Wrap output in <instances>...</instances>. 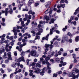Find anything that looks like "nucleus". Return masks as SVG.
Here are the masks:
<instances>
[{
  "instance_id": "obj_1",
  "label": "nucleus",
  "mask_w": 79,
  "mask_h": 79,
  "mask_svg": "<svg viewBox=\"0 0 79 79\" xmlns=\"http://www.w3.org/2000/svg\"><path fill=\"white\" fill-rule=\"evenodd\" d=\"M50 58L49 57H47L45 58V60H44L42 62V64H47L48 69H51V67H50V66L51 65V64L48 62V60H50Z\"/></svg>"
},
{
  "instance_id": "obj_2",
  "label": "nucleus",
  "mask_w": 79,
  "mask_h": 79,
  "mask_svg": "<svg viewBox=\"0 0 79 79\" xmlns=\"http://www.w3.org/2000/svg\"><path fill=\"white\" fill-rule=\"evenodd\" d=\"M25 52L23 51L21 52V55L22 56L20 57L18 59V62H21V61H24V57L23 56L25 55Z\"/></svg>"
},
{
  "instance_id": "obj_3",
  "label": "nucleus",
  "mask_w": 79,
  "mask_h": 79,
  "mask_svg": "<svg viewBox=\"0 0 79 79\" xmlns=\"http://www.w3.org/2000/svg\"><path fill=\"white\" fill-rule=\"evenodd\" d=\"M53 41H51V44H45L44 47H45L46 48H48L49 47L50 50H52L53 47Z\"/></svg>"
},
{
  "instance_id": "obj_4",
  "label": "nucleus",
  "mask_w": 79,
  "mask_h": 79,
  "mask_svg": "<svg viewBox=\"0 0 79 79\" xmlns=\"http://www.w3.org/2000/svg\"><path fill=\"white\" fill-rule=\"evenodd\" d=\"M32 68L35 69V73L36 74H39L40 73V69L38 68L37 66H33L32 67Z\"/></svg>"
},
{
  "instance_id": "obj_5",
  "label": "nucleus",
  "mask_w": 79,
  "mask_h": 79,
  "mask_svg": "<svg viewBox=\"0 0 79 79\" xmlns=\"http://www.w3.org/2000/svg\"><path fill=\"white\" fill-rule=\"evenodd\" d=\"M55 27H53L52 28V29H50V32L49 33L50 35H52L53 33V31L55 29H57L58 28V25L57 24H55Z\"/></svg>"
},
{
  "instance_id": "obj_6",
  "label": "nucleus",
  "mask_w": 79,
  "mask_h": 79,
  "mask_svg": "<svg viewBox=\"0 0 79 79\" xmlns=\"http://www.w3.org/2000/svg\"><path fill=\"white\" fill-rule=\"evenodd\" d=\"M8 8H6L5 10V11L4 10H2V13L3 14L5 13V15L6 16L8 15V13H10V10L8 11Z\"/></svg>"
},
{
  "instance_id": "obj_7",
  "label": "nucleus",
  "mask_w": 79,
  "mask_h": 79,
  "mask_svg": "<svg viewBox=\"0 0 79 79\" xmlns=\"http://www.w3.org/2000/svg\"><path fill=\"white\" fill-rule=\"evenodd\" d=\"M52 10H50L49 9H48L45 11L44 13L47 15L49 13V16H50V17H53V15H52Z\"/></svg>"
},
{
  "instance_id": "obj_8",
  "label": "nucleus",
  "mask_w": 79,
  "mask_h": 79,
  "mask_svg": "<svg viewBox=\"0 0 79 79\" xmlns=\"http://www.w3.org/2000/svg\"><path fill=\"white\" fill-rule=\"evenodd\" d=\"M26 43L24 42L23 43V44H20L19 45V51L20 52H22L23 51V48H22L23 46H25V45H26Z\"/></svg>"
},
{
  "instance_id": "obj_9",
  "label": "nucleus",
  "mask_w": 79,
  "mask_h": 79,
  "mask_svg": "<svg viewBox=\"0 0 79 79\" xmlns=\"http://www.w3.org/2000/svg\"><path fill=\"white\" fill-rule=\"evenodd\" d=\"M67 39H68V37L64 35L62 37V40L61 41V43L63 44V43H64L65 41V40H66Z\"/></svg>"
},
{
  "instance_id": "obj_10",
  "label": "nucleus",
  "mask_w": 79,
  "mask_h": 79,
  "mask_svg": "<svg viewBox=\"0 0 79 79\" xmlns=\"http://www.w3.org/2000/svg\"><path fill=\"white\" fill-rule=\"evenodd\" d=\"M73 79H75L76 78H78L79 77V75H77L76 76L74 75V73L73 72L71 73Z\"/></svg>"
},
{
  "instance_id": "obj_11",
  "label": "nucleus",
  "mask_w": 79,
  "mask_h": 79,
  "mask_svg": "<svg viewBox=\"0 0 79 79\" xmlns=\"http://www.w3.org/2000/svg\"><path fill=\"white\" fill-rule=\"evenodd\" d=\"M30 53L31 56H34L35 55H36L37 53L35 51H31V52H30Z\"/></svg>"
},
{
  "instance_id": "obj_12",
  "label": "nucleus",
  "mask_w": 79,
  "mask_h": 79,
  "mask_svg": "<svg viewBox=\"0 0 79 79\" xmlns=\"http://www.w3.org/2000/svg\"><path fill=\"white\" fill-rule=\"evenodd\" d=\"M34 0H29L28 2V6H31V4L34 3Z\"/></svg>"
},
{
  "instance_id": "obj_13",
  "label": "nucleus",
  "mask_w": 79,
  "mask_h": 79,
  "mask_svg": "<svg viewBox=\"0 0 79 79\" xmlns=\"http://www.w3.org/2000/svg\"><path fill=\"white\" fill-rule=\"evenodd\" d=\"M51 3V2H46L45 4V5L46 8H49V5H50Z\"/></svg>"
},
{
  "instance_id": "obj_14",
  "label": "nucleus",
  "mask_w": 79,
  "mask_h": 79,
  "mask_svg": "<svg viewBox=\"0 0 79 79\" xmlns=\"http://www.w3.org/2000/svg\"><path fill=\"white\" fill-rule=\"evenodd\" d=\"M25 18H27V19H31L32 16L30 15H27V14H26L25 15Z\"/></svg>"
},
{
  "instance_id": "obj_15",
  "label": "nucleus",
  "mask_w": 79,
  "mask_h": 79,
  "mask_svg": "<svg viewBox=\"0 0 79 79\" xmlns=\"http://www.w3.org/2000/svg\"><path fill=\"white\" fill-rule=\"evenodd\" d=\"M18 70V69L16 68V70H15V72H14V74H17L18 73H20V72H21V69H20L18 71L17 70Z\"/></svg>"
},
{
  "instance_id": "obj_16",
  "label": "nucleus",
  "mask_w": 79,
  "mask_h": 79,
  "mask_svg": "<svg viewBox=\"0 0 79 79\" xmlns=\"http://www.w3.org/2000/svg\"><path fill=\"white\" fill-rule=\"evenodd\" d=\"M68 3V1L67 0H61V1H60V3Z\"/></svg>"
},
{
  "instance_id": "obj_17",
  "label": "nucleus",
  "mask_w": 79,
  "mask_h": 79,
  "mask_svg": "<svg viewBox=\"0 0 79 79\" xmlns=\"http://www.w3.org/2000/svg\"><path fill=\"white\" fill-rule=\"evenodd\" d=\"M28 14H29V15L31 14L33 16H34V15H35V12H32V10H30L28 12Z\"/></svg>"
},
{
  "instance_id": "obj_18",
  "label": "nucleus",
  "mask_w": 79,
  "mask_h": 79,
  "mask_svg": "<svg viewBox=\"0 0 79 79\" xmlns=\"http://www.w3.org/2000/svg\"><path fill=\"white\" fill-rule=\"evenodd\" d=\"M51 51H50L49 52H48V54H49V55L51 53L50 56V57H52V56H53V55H54V54H55V52H51Z\"/></svg>"
},
{
  "instance_id": "obj_19",
  "label": "nucleus",
  "mask_w": 79,
  "mask_h": 79,
  "mask_svg": "<svg viewBox=\"0 0 79 79\" xmlns=\"http://www.w3.org/2000/svg\"><path fill=\"white\" fill-rule=\"evenodd\" d=\"M14 35H15L14 37V39H16L17 38V35H18V33L15 32V30H14Z\"/></svg>"
},
{
  "instance_id": "obj_20",
  "label": "nucleus",
  "mask_w": 79,
  "mask_h": 79,
  "mask_svg": "<svg viewBox=\"0 0 79 79\" xmlns=\"http://www.w3.org/2000/svg\"><path fill=\"white\" fill-rule=\"evenodd\" d=\"M7 55L8 56L7 58L8 60H10V52H8L7 53Z\"/></svg>"
},
{
  "instance_id": "obj_21",
  "label": "nucleus",
  "mask_w": 79,
  "mask_h": 79,
  "mask_svg": "<svg viewBox=\"0 0 79 79\" xmlns=\"http://www.w3.org/2000/svg\"><path fill=\"white\" fill-rule=\"evenodd\" d=\"M29 71L30 73L29 74V75L30 76H32L33 75V73H33V71L32 70H30Z\"/></svg>"
},
{
  "instance_id": "obj_22",
  "label": "nucleus",
  "mask_w": 79,
  "mask_h": 79,
  "mask_svg": "<svg viewBox=\"0 0 79 79\" xmlns=\"http://www.w3.org/2000/svg\"><path fill=\"white\" fill-rule=\"evenodd\" d=\"M15 31V32H20V30L18 29H14L12 30L13 32H14V31Z\"/></svg>"
},
{
  "instance_id": "obj_23",
  "label": "nucleus",
  "mask_w": 79,
  "mask_h": 79,
  "mask_svg": "<svg viewBox=\"0 0 79 79\" xmlns=\"http://www.w3.org/2000/svg\"><path fill=\"white\" fill-rule=\"evenodd\" d=\"M44 19H46L47 21H48L49 19V17L47 15H45L44 17Z\"/></svg>"
},
{
  "instance_id": "obj_24",
  "label": "nucleus",
  "mask_w": 79,
  "mask_h": 79,
  "mask_svg": "<svg viewBox=\"0 0 79 79\" xmlns=\"http://www.w3.org/2000/svg\"><path fill=\"white\" fill-rule=\"evenodd\" d=\"M60 63H61V64H62V65L63 66H65V65H66V62L63 63V60L61 61H60Z\"/></svg>"
},
{
  "instance_id": "obj_25",
  "label": "nucleus",
  "mask_w": 79,
  "mask_h": 79,
  "mask_svg": "<svg viewBox=\"0 0 79 79\" xmlns=\"http://www.w3.org/2000/svg\"><path fill=\"white\" fill-rule=\"evenodd\" d=\"M7 52H9V51H10V46L8 48L7 47L5 48Z\"/></svg>"
},
{
  "instance_id": "obj_26",
  "label": "nucleus",
  "mask_w": 79,
  "mask_h": 79,
  "mask_svg": "<svg viewBox=\"0 0 79 79\" xmlns=\"http://www.w3.org/2000/svg\"><path fill=\"white\" fill-rule=\"evenodd\" d=\"M55 21V19H52L51 21L49 22V24H52V23H54Z\"/></svg>"
},
{
  "instance_id": "obj_27",
  "label": "nucleus",
  "mask_w": 79,
  "mask_h": 79,
  "mask_svg": "<svg viewBox=\"0 0 79 79\" xmlns=\"http://www.w3.org/2000/svg\"><path fill=\"white\" fill-rule=\"evenodd\" d=\"M15 42V40H12V42H10V44L12 46L14 45V42Z\"/></svg>"
},
{
  "instance_id": "obj_28",
  "label": "nucleus",
  "mask_w": 79,
  "mask_h": 79,
  "mask_svg": "<svg viewBox=\"0 0 79 79\" xmlns=\"http://www.w3.org/2000/svg\"><path fill=\"white\" fill-rule=\"evenodd\" d=\"M35 64L36 63L35 62H33L31 64H30V66H32V67H34V66H35Z\"/></svg>"
},
{
  "instance_id": "obj_29",
  "label": "nucleus",
  "mask_w": 79,
  "mask_h": 79,
  "mask_svg": "<svg viewBox=\"0 0 79 79\" xmlns=\"http://www.w3.org/2000/svg\"><path fill=\"white\" fill-rule=\"evenodd\" d=\"M68 29V26H66L65 27V28H63L62 29V31H66V30L67 29Z\"/></svg>"
},
{
  "instance_id": "obj_30",
  "label": "nucleus",
  "mask_w": 79,
  "mask_h": 79,
  "mask_svg": "<svg viewBox=\"0 0 79 79\" xmlns=\"http://www.w3.org/2000/svg\"><path fill=\"white\" fill-rule=\"evenodd\" d=\"M17 29H22V28H23V27L22 26L20 27V26H19L18 25H17Z\"/></svg>"
},
{
  "instance_id": "obj_31",
  "label": "nucleus",
  "mask_w": 79,
  "mask_h": 79,
  "mask_svg": "<svg viewBox=\"0 0 79 79\" xmlns=\"http://www.w3.org/2000/svg\"><path fill=\"white\" fill-rule=\"evenodd\" d=\"M44 73H45V72L44 70H42V72H40V74L41 76H44Z\"/></svg>"
},
{
  "instance_id": "obj_32",
  "label": "nucleus",
  "mask_w": 79,
  "mask_h": 79,
  "mask_svg": "<svg viewBox=\"0 0 79 79\" xmlns=\"http://www.w3.org/2000/svg\"><path fill=\"white\" fill-rule=\"evenodd\" d=\"M58 43L57 42H55L53 44L55 47H58Z\"/></svg>"
},
{
  "instance_id": "obj_33",
  "label": "nucleus",
  "mask_w": 79,
  "mask_h": 79,
  "mask_svg": "<svg viewBox=\"0 0 79 79\" xmlns=\"http://www.w3.org/2000/svg\"><path fill=\"white\" fill-rule=\"evenodd\" d=\"M79 36H77L75 38V42H78L79 40Z\"/></svg>"
},
{
  "instance_id": "obj_34",
  "label": "nucleus",
  "mask_w": 79,
  "mask_h": 79,
  "mask_svg": "<svg viewBox=\"0 0 79 79\" xmlns=\"http://www.w3.org/2000/svg\"><path fill=\"white\" fill-rule=\"evenodd\" d=\"M28 33H26L24 34H23V35H22V37H24V36H25V35H26V36H28Z\"/></svg>"
},
{
  "instance_id": "obj_35",
  "label": "nucleus",
  "mask_w": 79,
  "mask_h": 79,
  "mask_svg": "<svg viewBox=\"0 0 79 79\" xmlns=\"http://www.w3.org/2000/svg\"><path fill=\"white\" fill-rule=\"evenodd\" d=\"M37 39H40V36L38 35L36 36L35 38V40H37Z\"/></svg>"
},
{
  "instance_id": "obj_36",
  "label": "nucleus",
  "mask_w": 79,
  "mask_h": 79,
  "mask_svg": "<svg viewBox=\"0 0 79 79\" xmlns=\"http://www.w3.org/2000/svg\"><path fill=\"white\" fill-rule=\"evenodd\" d=\"M31 33L33 34V36H35V32L32 30L31 31Z\"/></svg>"
},
{
  "instance_id": "obj_37",
  "label": "nucleus",
  "mask_w": 79,
  "mask_h": 79,
  "mask_svg": "<svg viewBox=\"0 0 79 79\" xmlns=\"http://www.w3.org/2000/svg\"><path fill=\"white\" fill-rule=\"evenodd\" d=\"M50 34H48L47 35H46V38H45V40H48V37L49 36Z\"/></svg>"
},
{
  "instance_id": "obj_38",
  "label": "nucleus",
  "mask_w": 79,
  "mask_h": 79,
  "mask_svg": "<svg viewBox=\"0 0 79 79\" xmlns=\"http://www.w3.org/2000/svg\"><path fill=\"white\" fill-rule=\"evenodd\" d=\"M36 66H38V67H39V68H41L42 66L40 64H39V63H36Z\"/></svg>"
},
{
  "instance_id": "obj_39",
  "label": "nucleus",
  "mask_w": 79,
  "mask_h": 79,
  "mask_svg": "<svg viewBox=\"0 0 79 79\" xmlns=\"http://www.w3.org/2000/svg\"><path fill=\"white\" fill-rule=\"evenodd\" d=\"M74 71L76 73H78L79 72V70L77 69H75Z\"/></svg>"
},
{
  "instance_id": "obj_40",
  "label": "nucleus",
  "mask_w": 79,
  "mask_h": 79,
  "mask_svg": "<svg viewBox=\"0 0 79 79\" xmlns=\"http://www.w3.org/2000/svg\"><path fill=\"white\" fill-rule=\"evenodd\" d=\"M3 52H5V49L3 48L2 50H0V53H2Z\"/></svg>"
},
{
  "instance_id": "obj_41",
  "label": "nucleus",
  "mask_w": 79,
  "mask_h": 79,
  "mask_svg": "<svg viewBox=\"0 0 79 79\" xmlns=\"http://www.w3.org/2000/svg\"><path fill=\"white\" fill-rule=\"evenodd\" d=\"M39 23L40 24H44L45 23V21H40Z\"/></svg>"
},
{
  "instance_id": "obj_42",
  "label": "nucleus",
  "mask_w": 79,
  "mask_h": 79,
  "mask_svg": "<svg viewBox=\"0 0 79 79\" xmlns=\"http://www.w3.org/2000/svg\"><path fill=\"white\" fill-rule=\"evenodd\" d=\"M73 58H74V59H76L77 58L76 57V54H73Z\"/></svg>"
},
{
  "instance_id": "obj_43",
  "label": "nucleus",
  "mask_w": 79,
  "mask_h": 79,
  "mask_svg": "<svg viewBox=\"0 0 79 79\" xmlns=\"http://www.w3.org/2000/svg\"><path fill=\"white\" fill-rule=\"evenodd\" d=\"M47 68L44 67V68H43V70H45V71H47V69H48V67H47Z\"/></svg>"
},
{
  "instance_id": "obj_44",
  "label": "nucleus",
  "mask_w": 79,
  "mask_h": 79,
  "mask_svg": "<svg viewBox=\"0 0 79 79\" xmlns=\"http://www.w3.org/2000/svg\"><path fill=\"white\" fill-rule=\"evenodd\" d=\"M1 25L3 26H6V25L4 22H2L1 23Z\"/></svg>"
},
{
  "instance_id": "obj_45",
  "label": "nucleus",
  "mask_w": 79,
  "mask_h": 79,
  "mask_svg": "<svg viewBox=\"0 0 79 79\" xmlns=\"http://www.w3.org/2000/svg\"><path fill=\"white\" fill-rule=\"evenodd\" d=\"M4 56L5 58H7V57H6V52H4Z\"/></svg>"
},
{
  "instance_id": "obj_46",
  "label": "nucleus",
  "mask_w": 79,
  "mask_h": 79,
  "mask_svg": "<svg viewBox=\"0 0 79 79\" xmlns=\"http://www.w3.org/2000/svg\"><path fill=\"white\" fill-rule=\"evenodd\" d=\"M10 15L13 14V9H10Z\"/></svg>"
},
{
  "instance_id": "obj_47",
  "label": "nucleus",
  "mask_w": 79,
  "mask_h": 79,
  "mask_svg": "<svg viewBox=\"0 0 79 79\" xmlns=\"http://www.w3.org/2000/svg\"><path fill=\"white\" fill-rule=\"evenodd\" d=\"M73 64H71L69 67V69H71V68H72L73 67Z\"/></svg>"
},
{
  "instance_id": "obj_48",
  "label": "nucleus",
  "mask_w": 79,
  "mask_h": 79,
  "mask_svg": "<svg viewBox=\"0 0 79 79\" xmlns=\"http://www.w3.org/2000/svg\"><path fill=\"white\" fill-rule=\"evenodd\" d=\"M49 69V70H48V74H50V73H51V72H52V70H50V69H51H51Z\"/></svg>"
},
{
  "instance_id": "obj_49",
  "label": "nucleus",
  "mask_w": 79,
  "mask_h": 79,
  "mask_svg": "<svg viewBox=\"0 0 79 79\" xmlns=\"http://www.w3.org/2000/svg\"><path fill=\"white\" fill-rule=\"evenodd\" d=\"M70 19L71 20V21H72V20H73L74 19V16H72L70 18Z\"/></svg>"
},
{
  "instance_id": "obj_50",
  "label": "nucleus",
  "mask_w": 79,
  "mask_h": 79,
  "mask_svg": "<svg viewBox=\"0 0 79 79\" xmlns=\"http://www.w3.org/2000/svg\"><path fill=\"white\" fill-rule=\"evenodd\" d=\"M5 34H3L2 35L0 36V38H2V37L4 38L5 37Z\"/></svg>"
},
{
  "instance_id": "obj_51",
  "label": "nucleus",
  "mask_w": 79,
  "mask_h": 79,
  "mask_svg": "<svg viewBox=\"0 0 79 79\" xmlns=\"http://www.w3.org/2000/svg\"><path fill=\"white\" fill-rule=\"evenodd\" d=\"M43 31V30H42V28H40L39 30V31L40 32H42Z\"/></svg>"
},
{
  "instance_id": "obj_52",
  "label": "nucleus",
  "mask_w": 79,
  "mask_h": 79,
  "mask_svg": "<svg viewBox=\"0 0 79 79\" xmlns=\"http://www.w3.org/2000/svg\"><path fill=\"white\" fill-rule=\"evenodd\" d=\"M23 11H28V9H23Z\"/></svg>"
},
{
  "instance_id": "obj_53",
  "label": "nucleus",
  "mask_w": 79,
  "mask_h": 79,
  "mask_svg": "<svg viewBox=\"0 0 79 79\" xmlns=\"http://www.w3.org/2000/svg\"><path fill=\"white\" fill-rule=\"evenodd\" d=\"M60 6L61 7H62V8H64L65 7V4H63V5H60Z\"/></svg>"
},
{
  "instance_id": "obj_54",
  "label": "nucleus",
  "mask_w": 79,
  "mask_h": 79,
  "mask_svg": "<svg viewBox=\"0 0 79 79\" xmlns=\"http://www.w3.org/2000/svg\"><path fill=\"white\" fill-rule=\"evenodd\" d=\"M29 59H27V65H29Z\"/></svg>"
},
{
  "instance_id": "obj_55",
  "label": "nucleus",
  "mask_w": 79,
  "mask_h": 79,
  "mask_svg": "<svg viewBox=\"0 0 79 79\" xmlns=\"http://www.w3.org/2000/svg\"><path fill=\"white\" fill-rule=\"evenodd\" d=\"M40 32H38L37 33H36V35H40Z\"/></svg>"
},
{
  "instance_id": "obj_56",
  "label": "nucleus",
  "mask_w": 79,
  "mask_h": 79,
  "mask_svg": "<svg viewBox=\"0 0 79 79\" xmlns=\"http://www.w3.org/2000/svg\"><path fill=\"white\" fill-rule=\"evenodd\" d=\"M14 55L15 56H17V52L15 51L14 52Z\"/></svg>"
},
{
  "instance_id": "obj_57",
  "label": "nucleus",
  "mask_w": 79,
  "mask_h": 79,
  "mask_svg": "<svg viewBox=\"0 0 79 79\" xmlns=\"http://www.w3.org/2000/svg\"><path fill=\"white\" fill-rule=\"evenodd\" d=\"M49 49L48 48H47L45 49V52H47V51H48V50Z\"/></svg>"
},
{
  "instance_id": "obj_58",
  "label": "nucleus",
  "mask_w": 79,
  "mask_h": 79,
  "mask_svg": "<svg viewBox=\"0 0 79 79\" xmlns=\"http://www.w3.org/2000/svg\"><path fill=\"white\" fill-rule=\"evenodd\" d=\"M40 61L41 62H42V63L44 61V59L43 58L41 57L40 58Z\"/></svg>"
},
{
  "instance_id": "obj_59",
  "label": "nucleus",
  "mask_w": 79,
  "mask_h": 79,
  "mask_svg": "<svg viewBox=\"0 0 79 79\" xmlns=\"http://www.w3.org/2000/svg\"><path fill=\"white\" fill-rule=\"evenodd\" d=\"M22 37H23L22 36V37H21L19 38L18 40H19V41H21V40H22V39H23V38H22Z\"/></svg>"
},
{
  "instance_id": "obj_60",
  "label": "nucleus",
  "mask_w": 79,
  "mask_h": 79,
  "mask_svg": "<svg viewBox=\"0 0 79 79\" xmlns=\"http://www.w3.org/2000/svg\"><path fill=\"white\" fill-rule=\"evenodd\" d=\"M68 35H69V36H70V37H71V36L73 35V34H72L70 33H68Z\"/></svg>"
},
{
  "instance_id": "obj_61",
  "label": "nucleus",
  "mask_w": 79,
  "mask_h": 79,
  "mask_svg": "<svg viewBox=\"0 0 79 79\" xmlns=\"http://www.w3.org/2000/svg\"><path fill=\"white\" fill-rule=\"evenodd\" d=\"M58 55H61V52L59 51L58 52Z\"/></svg>"
},
{
  "instance_id": "obj_62",
  "label": "nucleus",
  "mask_w": 79,
  "mask_h": 79,
  "mask_svg": "<svg viewBox=\"0 0 79 79\" xmlns=\"http://www.w3.org/2000/svg\"><path fill=\"white\" fill-rule=\"evenodd\" d=\"M3 6H6V5H7V4H6V3H4L3 4Z\"/></svg>"
},
{
  "instance_id": "obj_63",
  "label": "nucleus",
  "mask_w": 79,
  "mask_h": 79,
  "mask_svg": "<svg viewBox=\"0 0 79 79\" xmlns=\"http://www.w3.org/2000/svg\"><path fill=\"white\" fill-rule=\"evenodd\" d=\"M55 31L57 34H60V31L57 30H56Z\"/></svg>"
},
{
  "instance_id": "obj_64",
  "label": "nucleus",
  "mask_w": 79,
  "mask_h": 79,
  "mask_svg": "<svg viewBox=\"0 0 79 79\" xmlns=\"http://www.w3.org/2000/svg\"><path fill=\"white\" fill-rule=\"evenodd\" d=\"M39 5V3H35V6H38V5Z\"/></svg>"
}]
</instances>
